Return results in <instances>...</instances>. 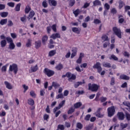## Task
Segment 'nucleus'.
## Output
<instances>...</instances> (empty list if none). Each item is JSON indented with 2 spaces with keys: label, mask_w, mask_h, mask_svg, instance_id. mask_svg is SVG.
I'll list each match as a JSON object with an SVG mask.
<instances>
[{
  "label": "nucleus",
  "mask_w": 130,
  "mask_h": 130,
  "mask_svg": "<svg viewBox=\"0 0 130 130\" xmlns=\"http://www.w3.org/2000/svg\"><path fill=\"white\" fill-rule=\"evenodd\" d=\"M1 47H5V46L7 45V41L6 40H3L1 41Z\"/></svg>",
  "instance_id": "nucleus-36"
},
{
  "label": "nucleus",
  "mask_w": 130,
  "mask_h": 130,
  "mask_svg": "<svg viewBox=\"0 0 130 130\" xmlns=\"http://www.w3.org/2000/svg\"><path fill=\"white\" fill-rule=\"evenodd\" d=\"M56 54V50H53L49 51L48 55L50 57L53 56Z\"/></svg>",
  "instance_id": "nucleus-28"
},
{
  "label": "nucleus",
  "mask_w": 130,
  "mask_h": 130,
  "mask_svg": "<svg viewBox=\"0 0 130 130\" xmlns=\"http://www.w3.org/2000/svg\"><path fill=\"white\" fill-rule=\"evenodd\" d=\"M76 4L75 0H70L69 1V6L70 7H73Z\"/></svg>",
  "instance_id": "nucleus-45"
},
{
  "label": "nucleus",
  "mask_w": 130,
  "mask_h": 130,
  "mask_svg": "<svg viewBox=\"0 0 130 130\" xmlns=\"http://www.w3.org/2000/svg\"><path fill=\"white\" fill-rule=\"evenodd\" d=\"M6 40L8 43H12L13 42V39H12V38L10 37H8L7 38H6Z\"/></svg>",
  "instance_id": "nucleus-55"
},
{
  "label": "nucleus",
  "mask_w": 130,
  "mask_h": 130,
  "mask_svg": "<svg viewBox=\"0 0 130 130\" xmlns=\"http://www.w3.org/2000/svg\"><path fill=\"white\" fill-rule=\"evenodd\" d=\"M31 70L32 73H35V72H37V71H38V66H37V64L35 67H31Z\"/></svg>",
  "instance_id": "nucleus-38"
},
{
  "label": "nucleus",
  "mask_w": 130,
  "mask_h": 130,
  "mask_svg": "<svg viewBox=\"0 0 130 130\" xmlns=\"http://www.w3.org/2000/svg\"><path fill=\"white\" fill-rule=\"evenodd\" d=\"M34 16H35V12L32 10L29 12L27 19H28V20H30V19H32V18H33Z\"/></svg>",
  "instance_id": "nucleus-17"
},
{
  "label": "nucleus",
  "mask_w": 130,
  "mask_h": 130,
  "mask_svg": "<svg viewBox=\"0 0 130 130\" xmlns=\"http://www.w3.org/2000/svg\"><path fill=\"white\" fill-rule=\"evenodd\" d=\"M42 6L43 8H47V7H48V4L47 2H46V1L45 0L42 2Z\"/></svg>",
  "instance_id": "nucleus-53"
},
{
  "label": "nucleus",
  "mask_w": 130,
  "mask_h": 130,
  "mask_svg": "<svg viewBox=\"0 0 130 130\" xmlns=\"http://www.w3.org/2000/svg\"><path fill=\"white\" fill-rule=\"evenodd\" d=\"M72 31L74 32V33H76V34H80L81 33V28L74 27L72 28Z\"/></svg>",
  "instance_id": "nucleus-14"
},
{
  "label": "nucleus",
  "mask_w": 130,
  "mask_h": 130,
  "mask_svg": "<svg viewBox=\"0 0 130 130\" xmlns=\"http://www.w3.org/2000/svg\"><path fill=\"white\" fill-rule=\"evenodd\" d=\"M74 109H77V108H80L81 106H82V103L81 102H77L74 104Z\"/></svg>",
  "instance_id": "nucleus-21"
},
{
  "label": "nucleus",
  "mask_w": 130,
  "mask_h": 130,
  "mask_svg": "<svg viewBox=\"0 0 130 130\" xmlns=\"http://www.w3.org/2000/svg\"><path fill=\"white\" fill-rule=\"evenodd\" d=\"M20 9H21V3H19V4H17L15 7L16 12H20Z\"/></svg>",
  "instance_id": "nucleus-37"
},
{
  "label": "nucleus",
  "mask_w": 130,
  "mask_h": 130,
  "mask_svg": "<svg viewBox=\"0 0 130 130\" xmlns=\"http://www.w3.org/2000/svg\"><path fill=\"white\" fill-rule=\"evenodd\" d=\"M102 40L103 41V42H105V41L109 42V39H108V36L106 35H103L102 36Z\"/></svg>",
  "instance_id": "nucleus-19"
},
{
  "label": "nucleus",
  "mask_w": 130,
  "mask_h": 130,
  "mask_svg": "<svg viewBox=\"0 0 130 130\" xmlns=\"http://www.w3.org/2000/svg\"><path fill=\"white\" fill-rule=\"evenodd\" d=\"M7 5L9 7H10L11 8H14V7H15V3L13 2H9L7 4Z\"/></svg>",
  "instance_id": "nucleus-58"
},
{
  "label": "nucleus",
  "mask_w": 130,
  "mask_h": 130,
  "mask_svg": "<svg viewBox=\"0 0 130 130\" xmlns=\"http://www.w3.org/2000/svg\"><path fill=\"white\" fill-rule=\"evenodd\" d=\"M108 111V116L109 117H112L114 114H115V109L114 106H112L107 109Z\"/></svg>",
  "instance_id": "nucleus-6"
},
{
  "label": "nucleus",
  "mask_w": 130,
  "mask_h": 130,
  "mask_svg": "<svg viewBox=\"0 0 130 130\" xmlns=\"http://www.w3.org/2000/svg\"><path fill=\"white\" fill-rule=\"evenodd\" d=\"M109 59L111 60L113 59V60H118V58L116 57L114 54H112L111 56L109 57Z\"/></svg>",
  "instance_id": "nucleus-32"
},
{
  "label": "nucleus",
  "mask_w": 130,
  "mask_h": 130,
  "mask_svg": "<svg viewBox=\"0 0 130 130\" xmlns=\"http://www.w3.org/2000/svg\"><path fill=\"white\" fill-rule=\"evenodd\" d=\"M93 23H94V24H100L101 23V21L98 18H96L94 20Z\"/></svg>",
  "instance_id": "nucleus-60"
},
{
  "label": "nucleus",
  "mask_w": 130,
  "mask_h": 130,
  "mask_svg": "<svg viewBox=\"0 0 130 130\" xmlns=\"http://www.w3.org/2000/svg\"><path fill=\"white\" fill-rule=\"evenodd\" d=\"M101 110H102V108H99L98 109V110L96 111V112L95 113L96 114V116H98V117H101V112L100 111H101Z\"/></svg>",
  "instance_id": "nucleus-31"
},
{
  "label": "nucleus",
  "mask_w": 130,
  "mask_h": 130,
  "mask_svg": "<svg viewBox=\"0 0 130 130\" xmlns=\"http://www.w3.org/2000/svg\"><path fill=\"white\" fill-rule=\"evenodd\" d=\"M83 84H85V81H83V82H81V81L77 82H76V83H75L74 84V87L75 88H78V87H79V86L82 85H83Z\"/></svg>",
  "instance_id": "nucleus-20"
},
{
  "label": "nucleus",
  "mask_w": 130,
  "mask_h": 130,
  "mask_svg": "<svg viewBox=\"0 0 130 130\" xmlns=\"http://www.w3.org/2000/svg\"><path fill=\"white\" fill-rule=\"evenodd\" d=\"M73 14L75 15V17H78V16L81 14V10H80L79 9H77L75 11H73Z\"/></svg>",
  "instance_id": "nucleus-23"
},
{
  "label": "nucleus",
  "mask_w": 130,
  "mask_h": 130,
  "mask_svg": "<svg viewBox=\"0 0 130 130\" xmlns=\"http://www.w3.org/2000/svg\"><path fill=\"white\" fill-rule=\"evenodd\" d=\"M9 71V72H13L14 75H17L18 71H19L18 65L16 63H13L12 65H10Z\"/></svg>",
  "instance_id": "nucleus-5"
},
{
  "label": "nucleus",
  "mask_w": 130,
  "mask_h": 130,
  "mask_svg": "<svg viewBox=\"0 0 130 130\" xmlns=\"http://www.w3.org/2000/svg\"><path fill=\"white\" fill-rule=\"evenodd\" d=\"M93 7H97L98 6H102L101 1L100 0H95L92 2Z\"/></svg>",
  "instance_id": "nucleus-13"
},
{
  "label": "nucleus",
  "mask_w": 130,
  "mask_h": 130,
  "mask_svg": "<svg viewBox=\"0 0 130 130\" xmlns=\"http://www.w3.org/2000/svg\"><path fill=\"white\" fill-rule=\"evenodd\" d=\"M49 5H51L53 7H56V5H57V2L55 0H52L51 2H50V3H49Z\"/></svg>",
  "instance_id": "nucleus-40"
},
{
  "label": "nucleus",
  "mask_w": 130,
  "mask_h": 130,
  "mask_svg": "<svg viewBox=\"0 0 130 130\" xmlns=\"http://www.w3.org/2000/svg\"><path fill=\"white\" fill-rule=\"evenodd\" d=\"M31 11V7L29 5H27L25 8V13L29 14V12Z\"/></svg>",
  "instance_id": "nucleus-29"
},
{
  "label": "nucleus",
  "mask_w": 130,
  "mask_h": 130,
  "mask_svg": "<svg viewBox=\"0 0 130 130\" xmlns=\"http://www.w3.org/2000/svg\"><path fill=\"white\" fill-rule=\"evenodd\" d=\"M105 9L107 10H109V9H110V5L108 3H106L105 4Z\"/></svg>",
  "instance_id": "nucleus-63"
},
{
  "label": "nucleus",
  "mask_w": 130,
  "mask_h": 130,
  "mask_svg": "<svg viewBox=\"0 0 130 130\" xmlns=\"http://www.w3.org/2000/svg\"><path fill=\"white\" fill-rule=\"evenodd\" d=\"M120 80H125V81H128L129 80V77L124 74H122L119 77Z\"/></svg>",
  "instance_id": "nucleus-12"
},
{
  "label": "nucleus",
  "mask_w": 130,
  "mask_h": 130,
  "mask_svg": "<svg viewBox=\"0 0 130 130\" xmlns=\"http://www.w3.org/2000/svg\"><path fill=\"white\" fill-rule=\"evenodd\" d=\"M94 127V124H89L88 126L85 127L86 130H92Z\"/></svg>",
  "instance_id": "nucleus-33"
},
{
  "label": "nucleus",
  "mask_w": 130,
  "mask_h": 130,
  "mask_svg": "<svg viewBox=\"0 0 130 130\" xmlns=\"http://www.w3.org/2000/svg\"><path fill=\"white\" fill-rule=\"evenodd\" d=\"M101 95V94L100 93V92H98L96 93V98L94 99L95 101H99V97H100V95Z\"/></svg>",
  "instance_id": "nucleus-56"
},
{
  "label": "nucleus",
  "mask_w": 130,
  "mask_h": 130,
  "mask_svg": "<svg viewBox=\"0 0 130 130\" xmlns=\"http://www.w3.org/2000/svg\"><path fill=\"white\" fill-rule=\"evenodd\" d=\"M7 23H8V19H3L0 21V25H2V26L7 24Z\"/></svg>",
  "instance_id": "nucleus-22"
},
{
  "label": "nucleus",
  "mask_w": 130,
  "mask_h": 130,
  "mask_svg": "<svg viewBox=\"0 0 130 130\" xmlns=\"http://www.w3.org/2000/svg\"><path fill=\"white\" fill-rule=\"evenodd\" d=\"M15 47H16V46L15 45V44H14V42L10 43V44H9V49H11V50H13V49H15Z\"/></svg>",
  "instance_id": "nucleus-39"
},
{
  "label": "nucleus",
  "mask_w": 130,
  "mask_h": 130,
  "mask_svg": "<svg viewBox=\"0 0 130 130\" xmlns=\"http://www.w3.org/2000/svg\"><path fill=\"white\" fill-rule=\"evenodd\" d=\"M32 41L30 39L27 40V42L26 44V47H30L32 45Z\"/></svg>",
  "instance_id": "nucleus-41"
},
{
  "label": "nucleus",
  "mask_w": 130,
  "mask_h": 130,
  "mask_svg": "<svg viewBox=\"0 0 130 130\" xmlns=\"http://www.w3.org/2000/svg\"><path fill=\"white\" fill-rule=\"evenodd\" d=\"M127 125H128L127 123L123 124L121 123L120 124V127L122 128V129H124V128H126V127H127Z\"/></svg>",
  "instance_id": "nucleus-42"
},
{
  "label": "nucleus",
  "mask_w": 130,
  "mask_h": 130,
  "mask_svg": "<svg viewBox=\"0 0 130 130\" xmlns=\"http://www.w3.org/2000/svg\"><path fill=\"white\" fill-rule=\"evenodd\" d=\"M4 83L7 89H9V90H12V89H13V87L12 86V85H11V83H9L8 81H5Z\"/></svg>",
  "instance_id": "nucleus-18"
},
{
  "label": "nucleus",
  "mask_w": 130,
  "mask_h": 130,
  "mask_svg": "<svg viewBox=\"0 0 130 130\" xmlns=\"http://www.w3.org/2000/svg\"><path fill=\"white\" fill-rule=\"evenodd\" d=\"M103 66L104 67V68H108V69L111 68V64L107 62H104L103 63Z\"/></svg>",
  "instance_id": "nucleus-25"
},
{
  "label": "nucleus",
  "mask_w": 130,
  "mask_h": 130,
  "mask_svg": "<svg viewBox=\"0 0 130 130\" xmlns=\"http://www.w3.org/2000/svg\"><path fill=\"white\" fill-rule=\"evenodd\" d=\"M55 69L57 71H61V70H62V69H63V66H62V64L60 63L55 67Z\"/></svg>",
  "instance_id": "nucleus-26"
},
{
  "label": "nucleus",
  "mask_w": 130,
  "mask_h": 130,
  "mask_svg": "<svg viewBox=\"0 0 130 130\" xmlns=\"http://www.w3.org/2000/svg\"><path fill=\"white\" fill-rule=\"evenodd\" d=\"M52 85L54 87L55 89H57L58 87H60V85H59V84H58L57 82H53L52 83Z\"/></svg>",
  "instance_id": "nucleus-30"
},
{
  "label": "nucleus",
  "mask_w": 130,
  "mask_h": 130,
  "mask_svg": "<svg viewBox=\"0 0 130 130\" xmlns=\"http://www.w3.org/2000/svg\"><path fill=\"white\" fill-rule=\"evenodd\" d=\"M88 90L91 91V92H97L98 89L100 88V85H98L96 83H89L88 84Z\"/></svg>",
  "instance_id": "nucleus-2"
},
{
  "label": "nucleus",
  "mask_w": 130,
  "mask_h": 130,
  "mask_svg": "<svg viewBox=\"0 0 130 130\" xmlns=\"http://www.w3.org/2000/svg\"><path fill=\"white\" fill-rule=\"evenodd\" d=\"M117 116L119 120H124V118H125V115L123 112H118L117 114Z\"/></svg>",
  "instance_id": "nucleus-8"
},
{
  "label": "nucleus",
  "mask_w": 130,
  "mask_h": 130,
  "mask_svg": "<svg viewBox=\"0 0 130 130\" xmlns=\"http://www.w3.org/2000/svg\"><path fill=\"white\" fill-rule=\"evenodd\" d=\"M93 69H97L98 73L100 74L101 76H104L105 75V71H102V67H101V63H100V62H97L94 64L93 66Z\"/></svg>",
  "instance_id": "nucleus-1"
},
{
  "label": "nucleus",
  "mask_w": 130,
  "mask_h": 130,
  "mask_svg": "<svg viewBox=\"0 0 130 130\" xmlns=\"http://www.w3.org/2000/svg\"><path fill=\"white\" fill-rule=\"evenodd\" d=\"M9 15V12H1L0 13V16L2 17V18H6L7 17H8Z\"/></svg>",
  "instance_id": "nucleus-27"
},
{
  "label": "nucleus",
  "mask_w": 130,
  "mask_h": 130,
  "mask_svg": "<svg viewBox=\"0 0 130 130\" xmlns=\"http://www.w3.org/2000/svg\"><path fill=\"white\" fill-rule=\"evenodd\" d=\"M35 45L36 49H39V48H40L42 45L41 40H38L36 41L35 42Z\"/></svg>",
  "instance_id": "nucleus-10"
},
{
  "label": "nucleus",
  "mask_w": 130,
  "mask_h": 130,
  "mask_svg": "<svg viewBox=\"0 0 130 130\" xmlns=\"http://www.w3.org/2000/svg\"><path fill=\"white\" fill-rule=\"evenodd\" d=\"M112 30L115 36H117L119 39H121V29H120V28H117V26H114L112 28Z\"/></svg>",
  "instance_id": "nucleus-4"
},
{
  "label": "nucleus",
  "mask_w": 130,
  "mask_h": 130,
  "mask_svg": "<svg viewBox=\"0 0 130 130\" xmlns=\"http://www.w3.org/2000/svg\"><path fill=\"white\" fill-rule=\"evenodd\" d=\"M125 116L127 120L128 121H129L130 120V114L128 113H125Z\"/></svg>",
  "instance_id": "nucleus-64"
},
{
  "label": "nucleus",
  "mask_w": 130,
  "mask_h": 130,
  "mask_svg": "<svg viewBox=\"0 0 130 130\" xmlns=\"http://www.w3.org/2000/svg\"><path fill=\"white\" fill-rule=\"evenodd\" d=\"M111 13L113 15H115V14L117 13V10H116V9L115 8H112L111 10Z\"/></svg>",
  "instance_id": "nucleus-54"
},
{
  "label": "nucleus",
  "mask_w": 130,
  "mask_h": 130,
  "mask_svg": "<svg viewBox=\"0 0 130 130\" xmlns=\"http://www.w3.org/2000/svg\"><path fill=\"white\" fill-rule=\"evenodd\" d=\"M123 105L124 106H126L127 107H128V108H130V103L128 101H124L123 102Z\"/></svg>",
  "instance_id": "nucleus-43"
},
{
  "label": "nucleus",
  "mask_w": 130,
  "mask_h": 130,
  "mask_svg": "<svg viewBox=\"0 0 130 130\" xmlns=\"http://www.w3.org/2000/svg\"><path fill=\"white\" fill-rule=\"evenodd\" d=\"M50 38H52L54 40H55L56 38H60V34L59 33L53 34L51 36Z\"/></svg>",
  "instance_id": "nucleus-11"
},
{
  "label": "nucleus",
  "mask_w": 130,
  "mask_h": 130,
  "mask_svg": "<svg viewBox=\"0 0 130 130\" xmlns=\"http://www.w3.org/2000/svg\"><path fill=\"white\" fill-rule=\"evenodd\" d=\"M44 120H46V121H48L49 119V115L47 114H45L43 116Z\"/></svg>",
  "instance_id": "nucleus-44"
},
{
  "label": "nucleus",
  "mask_w": 130,
  "mask_h": 130,
  "mask_svg": "<svg viewBox=\"0 0 130 130\" xmlns=\"http://www.w3.org/2000/svg\"><path fill=\"white\" fill-rule=\"evenodd\" d=\"M66 104V100L62 101L60 104H59L58 107L60 108H61L62 106H63V105Z\"/></svg>",
  "instance_id": "nucleus-57"
},
{
  "label": "nucleus",
  "mask_w": 130,
  "mask_h": 130,
  "mask_svg": "<svg viewBox=\"0 0 130 130\" xmlns=\"http://www.w3.org/2000/svg\"><path fill=\"white\" fill-rule=\"evenodd\" d=\"M106 100H107V98L106 97L102 96L100 98V101L102 103L105 102Z\"/></svg>",
  "instance_id": "nucleus-52"
},
{
  "label": "nucleus",
  "mask_w": 130,
  "mask_h": 130,
  "mask_svg": "<svg viewBox=\"0 0 130 130\" xmlns=\"http://www.w3.org/2000/svg\"><path fill=\"white\" fill-rule=\"evenodd\" d=\"M85 57V54L84 53H80L79 55V58L76 60L77 63H82V60L83 59V57Z\"/></svg>",
  "instance_id": "nucleus-9"
},
{
  "label": "nucleus",
  "mask_w": 130,
  "mask_h": 130,
  "mask_svg": "<svg viewBox=\"0 0 130 130\" xmlns=\"http://www.w3.org/2000/svg\"><path fill=\"white\" fill-rule=\"evenodd\" d=\"M28 104L29 105H30V106H33V105H34V104H35V103L34 102V100H33L31 98L29 99L28 100Z\"/></svg>",
  "instance_id": "nucleus-24"
},
{
  "label": "nucleus",
  "mask_w": 130,
  "mask_h": 130,
  "mask_svg": "<svg viewBox=\"0 0 130 130\" xmlns=\"http://www.w3.org/2000/svg\"><path fill=\"white\" fill-rule=\"evenodd\" d=\"M115 84V78L113 77L111 78L110 85L111 86H113Z\"/></svg>",
  "instance_id": "nucleus-46"
},
{
  "label": "nucleus",
  "mask_w": 130,
  "mask_h": 130,
  "mask_svg": "<svg viewBox=\"0 0 130 130\" xmlns=\"http://www.w3.org/2000/svg\"><path fill=\"white\" fill-rule=\"evenodd\" d=\"M56 98L57 99H63V94L62 93H59L56 95Z\"/></svg>",
  "instance_id": "nucleus-50"
},
{
  "label": "nucleus",
  "mask_w": 130,
  "mask_h": 130,
  "mask_svg": "<svg viewBox=\"0 0 130 130\" xmlns=\"http://www.w3.org/2000/svg\"><path fill=\"white\" fill-rule=\"evenodd\" d=\"M58 129L64 130V126L62 124H58L57 126Z\"/></svg>",
  "instance_id": "nucleus-51"
},
{
  "label": "nucleus",
  "mask_w": 130,
  "mask_h": 130,
  "mask_svg": "<svg viewBox=\"0 0 130 130\" xmlns=\"http://www.w3.org/2000/svg\"><path fill=\"white\" fill-rule=\"evenodd\" d=\"M77 127L79 129H82L83 128V124L82 123L78 122L77 123Z\"/></svg>",
  "instance_id": "nucleus-49"
},
{
  "label": "nucleus",
  "mask_w": 130,
  "mask_h": 130,
  "mask_svg": "<svg viewBox=\"0 0 130 130\" xmlns=\"http://www.w3.org/2000/svg\"><path fill=\"white\" fill-rule=\"evenodd\" d=\"M30 95L31 97H34V98H36V94L34 92V91L31 90L30 92Z\"/></svg>",
  "instance_id": "nucleus-59"
},
{
  "label": "nucleus",
  "mask_w": 130,
  "mask_h": 130,
  "mask_svg": "<svg viewBox=\"0 0 130 130\" xmlns=\"http://www.w3.org/2000/svg\"><path fill=\"white\" fill-rule=\"evenodd\" d=\"M74 112H75V108L71 107L68 111V114H73Z\"/></svg>",
  "instance_id": "nucleus-34"
},
{
  "label": "nucleus",
  "mask_w": 130,
  "mask_h": 130,
  "mask_svg": "<svg viewBox=\"0 0 130 130\" xmlns=\"http://www.w3.org/2000/svg\"><path fill=\"white\" fill-rule=\"evenodd\" d=\"M118 3L119 4L118 8L120 10L122 9V8L125 6V4L122 0H119Z\"/></svg>",
  "instance_id": "nucleus-15"
},
{
  "label": "nucleus",
  "mask_w": 130,
  "mask_h": 130,
  "mask_svg": "<svg viewBox=\"0 0 130 130\" xmlns=\"http://www.w3.org/2000/svg\"><path fill=\"white\" fill-rule=\"evenodd\" d=\"M43 73L47 76V77H48V78H50V77H53V76H54V74H55V72L54 71L50 70L47 68H46L43 70Z\"/></svg>",
  "instance_id": "nucleus-3"
},
{
  "label": "nucleus",
  "mask_w": 130,
  "mask_h": 130,
  "mask_svg": "<svg viewBox=\"0 0 130 130\" xmlns=\"http://www.w3.org/2000/svg\"><path fill=\"white\" fill-rule=\"evenodd\" d=\"M22 87L24 89L23 93H26L27 92V90L29 89V87L28 86H26V84L22 85Z\"/></svg>",
  "instance_id": "nucleus-47"
},
{
  "label": "nucleus",
  "mask_w": 130,
  "mask_h": 130,
  "mask_svg": "<svg viewBox=\"0 0 130 130\" xmlns=\"http://www.w3.org/2000/svg\"><path fill=\"white\" fill-rule=\"evenodd\" d=\"M7 26L8 27H12L14 26V23H13V21H12V20H9L7 24Z\"/></svg>",
  "instance_id": "nucleus-48"
},
{
  "label": "nucleus",
  "mask_w": 130,
  "mask_h": 130,
  "mask_svg": "<svg viewBox=\"0 0 130 130\" xmlns=\"http://www.w3.org/2000/svg\"><path fill=\"white\" fill-rule=\"evenodd\" d=\"M69 78V81L70 80H76L77 77L75 74H72L71 72H67L66 75L62 76V78Z\"/></svg>",
  "instance_id": "nucleus-7"
},
{
  "label": "nucleus",
  "mask_w": 130,
  "mask_h": 130,
  "mask_svg": "<svg viewBox=\"0 0 130 130\" xmlns=\"http://www.w3.org/2000/svg\"><path fill=\"white\" fill-rule=\"evenodd\" d=\"M48 40V37L47 35L43 36L42 38V42L43 45H45L46 42Z\"/></svg>",
  "instance_id": "nucleus-16"
},
{
  "label": "nucleus",
  "mask_w": 130,
  "mask_h": 130,
  "mask_svg": "<svg viewBox=\"0 0 130 130\" xmlns=\"http://www.w3.org/2000/svg\"><path fill=\"white\" fill-rule=\"evenodd\" d=\"M51 28L54 32H56V24H53Z\"/></svg>",
  "instance_id": "nucleus-62"
},
{
  "label": "nucleus",
  "mask_w": 130,
  "mask_h": 130,
  "mask_svg": "<svg viewBox=\"0 0 130 130\" xmlns=\"http://www.w3.org/2000/svg\"><path fill=\"white\" fill-rule=\"evenodd\" d=\"M122 15H119L118 16V18L119 19L118 20V23H119V24H122V23H123V22H124V19L123 18H122Z\"/></svg>",
  "instance_id": "nucleus-35"
},
{
  "label": "nucleus",
  "mask_w": 130,
  "mask_h": 130,
  "mask_svg": "<svg viewBox=\"0 0 130 130\" xmlns=\"http://www.w3.org/2000/svg\"><path fill=\"white\" fill-rule=\"evenodd\" d=\"M123 55H124V56H125L127 57H129V53L127 52V51H124L123 53Z\"/></svg>",
  "instance_id": "nucleus-61"
}]
</instances>
